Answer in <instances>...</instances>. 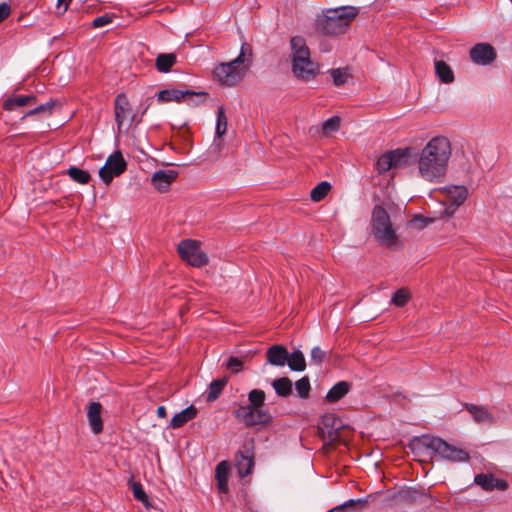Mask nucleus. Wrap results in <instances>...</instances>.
Returning <instances> with one entry per match:
<instances>
[{
    "label": "nucleus",
    "instance_id": "nucleus-1",
    "mask_svg": "<svg viewBox=\"0 0 512 512\" xmlns=\"http://www.w3.org/2000/svg\"><path fill=\"white\" fill-rule=\"evenodd\" d=\"M452 156V145L445 136H434L419 150L416 159L417 175L430 183L443 181Z\"/></svg>",
    "mask_w": 512,
    "mask_h": 512
},
{
    "label": "nucleus",
    "instance_id": "nucleus-2",
    "mask_svg": "<svg viewBox=\"0 0 512 512\" xmlns=\"http://www.w3.org/2000/svg\"><path fill=\"white\" fill-rule=\"evenodd\" d=\"M357 14L358 10L352 6L327 9L317 16L315 21L316 30L324 35L344 33Z\"/></svg>",
    "mask_w": 512,
    "mask_h": 512
},
{
    "label": "nucleus",
    "instance_id": "nucleus-3",
    "mask_svg": "<svg viewBox=\"0 0 512 512\" xmlns=\"http://www.w3.org/2000/svg\"><path fill=\"white\" fill-rule=\"evenodd\" d=\"M249 404L237 405L233 415L242 421L247 427L266 424L270 420V414L262 406L265 401V392L260 389H253L248 394Z\"/></svg>",
    "mask_w": 512,
    "mask_h": 512
},
{
    "label": "nucleus",
    "instance_id": "nucleus-4",
    "mask_svg": "<svg viewBox=\"0 0 512 512\" xmlns=\"http://www.w3.org/2000/svg\"><path fill=\"white\" fill-rule=\"evenodd\" d=\"M292 50V72L305 81L313 79L319 71V66L311 60L310 50L301 36H294L290 40Z\"/></svg>",
    "mask_w": 512,
    "mask_h": 512
},
{
    "label": "nucleus",
    "instance_id": "nucleus-5",
    "mask_svg": "<svg viewBox=\"0 0 512 512\" xmlns=\"http://www.w3.org/2000/svg\"><path fill=\"white\" fill-rule=\"evenodd\" d=\"M371 229L373 236L380 243L388 247H393L397 244L398 238L392 227L390 217L386 210L380 205H376L373 208Z\"/></svg>",
    "mask_w": 512,
    "mask_h": 512
},
{
    "label": "nucleus",
    "instance_id": "nucleus-6",
    "mask_svg": "<svg viewBox=\"0 0 512 512\" xmlns=\"http://www.w3.org/2000/svg\"><path fill=\"white\" fill-rule=\"evenodd\" d=\"M423 445L435 452L442 459L451 462H466L469 460L467 451L450 445L439 437H424Z\"/></svg>",
    "mask_w": 512,
    "mask_h": 512
},
{
    "label": "nucleus",
    "instance_id": "nucleus-7",
    "mask_svg": "<svg viewBox=\"0 0 512 512\" xmlns=\"http://www.w3.org/2000/svg\"><path fill=\"white\" fill-rule=\"evenodd\" d=\"M177 251L181 259L193 267H202L208 263V256L196 240H182L177 246Z\"/></svg>",
    "mask_w": 512,
    "mask_h": 512
},
{
    "label": "nucleus",
    "instance_id": "nucleus-8",
    "mask_svg": "<svg viewBox=\"0 0 512 512\" xmlns=\"http://www.w3.org/2000/svg\"><path fill=\"white\" fill-rule=\"evenodd\" d=\"M114 114L119 133L124 126L128 129L135 121L136 116L125 93H120L115 97Z\"/></svg>",
    "mask_w": 512,
    "mask_h": 512
},
{
    "label": "nucleus",
    "instance_id": "nucleus-9",
    "mask_svg": "<svg viewBox=\"0 0 512 512\" xmlns=\"http://www.w3.org/2000/svg\"><path fill=\"white\" fill-rule=\"evenodd\" d=\"M127 168V163L122 153L117 150L106 160L105 165L99 170V177L108 185L114 177L121 175Z\"/></svg>",
    "mask_w": 512,
    "mask_h": 512
},
{
    "label": "nucleus",
    "instance_id": "nucleus-10",
    "mask_svg": "<svg viewBox=\"0 0 512 512\" xmlns=\"http://www.w3.org/2000/svg\"><path fill=\"white\" fill-rule=\"evenodd\" d=\"M244 69L238 68L230 61L218 64L214 69L215 78L224 86H234L244 77Z\"/></svg>",
    "mask_w": 512,
    "mask_h": 512
},
{
    "label": "nucleus",
    "instance_id": "nucleus-11",
    "mask_svg": "<svg viewBox=\"0 0 512 512\" xmlns=\"http://www.w3.org/2000/svg\"><path fill=\"white\" fill-rule=\"evenodd\" d=\"M254 441L252 439L243 443L241 449L235 457L236 467L241 477L247 476L252 472L254 467Z\"/></svg>",
    "mask_w": 512,
    "mask_h": 512
},
{
    "label": "nucleus",
    "instance_id": "nucleus-12",
    "mask_svg": "<svg viewBox=\"0 0 512 512\" xmlns=\"http://www.w3.org/2000/svg\"><path fill=\"white\" fill-rule=\"evenodd\" d=\"M203 93H196L192 90H180V89H164L157 94V100L162 103L167 102H185L189 105L194 104V98Z\"/></svg>",
    "mask_w": 512,
    "mask_h": 512
},
{
    "label": "nucleus",
    "instance_id": "nucleus-13",
    "mask_svg": "<svg viewBox=\"0 0 512 512\" xmlns=\"http://www.w3.org/2000/svg\"><path fill=\"white\" fill-rule=\"evenodd\" d=\"M469 56L474 64L486 66L496 58V52L489 43H477L469 51Z\"/></svg>",
    "mask_w": 512,
    "mask_h": 512
},
{
    "label": "nucleus",
    "instance_id": "nucleus-14",
    "mask_svg": "<svg viewBox=\"0 0 512 512\" xmlns=\"http://www.w3.org/2000/svg\"><path fill=\"white\" fill-rule=\"evenodd\" d=\"M177 177L178 172L176 170H158L153 173L151 183L159 192H166Z\"/></svg>",
    "mask_w": 512,
    "mask_h": 512
},
{
    "label": "nucleus",
    "instance_id": "nucleus-15",
    "mask_svg": "<svg viewBox=\"0 0 512 512\" xmlns=\"http://www.w3.org/2000/svg\"><path fill=\"white\" fill-rule=\"evenodd\" d=\"M446 191L450 204L445 209V212L450 216L465 202L468 196V190L465 186H450L446 188Z\"/></svg>",
    "mask_w": 512,
    "mask_h": 512
},
{
    "label": "nucleus",
    "instance_id": "nucleus-16",
    "mask_svg": "<svg viewBox=\"0 0 512 512\" xmlns=\"http://www.w3.org/2000/svg\"><path fill=\"white\" fill-rule=\"evenodd\" d=\"M101 410L102 405L99 402H91L87 409L88 422L94 434H99L103 430Z\"/></svg>",
    "mask_w": 512,
    "mask_h": 512
},
{
    "label": "nucleus",
    "instance_id": "nucleus-17",
    "mask_svg": "<svg viewBox=\"0 0 512 512\" xmlns=\"http://www.w3.org/2000/svg\"><path fill=\"white\" fill-rule=\"evenodd\" d=\"M474 482L487 491L507 488V483L504 480L495 478L492 474H478L475 476Z\"/></svg>",
    "mask_w": 512,
    "mask_h": 512
},
{
    "label": "nucleus",
    "instance_id": "nucleus-18",
    "mask_svg": "<svg viewBox=\"0 0 512 512\" xmlns=\"http://www.w3.org/2000/svg\"><path fill=\"white\" fill-rule=\"evenodd\" d=\"M465 408L477 423L492 424L495 422L494 415L484 406L465 404Z\"/></svg>",
    "mask_w": 512,
    "mask_h": 512
},
{
    "label": "nucleus",
    "instance_id": "nucleus-19",
    "mask_svg": "<svg viewBox=\"0 0 512 512\" xmlns=\"http://www.w3.org/2000/svg\"><path fill=\"white\" fill-rule=\"evenodd\" d=\"M252 57L253 52L251 46L243 42L238 56L230 62L236 67L244 69V73H247L252 62Z\"/></svg>",
    "mask_w": 512,
    "mask_h": 512
},
{
    "label": "nucleus",
    "instance_id": "nucleus-20",
    "mask_svg": "<svg viewBox=\"0 0 512 512\" xmlns=\"http://www.w3.org/2000/svg\"><path fill=\"white\" fill-rule=\"evenodd\" d=\"M267 361L273 366H284L288 359V351L282 345H273L266 352Z\"/></svg>",
    "mask_w": 512,
    "mask_h": 512
},
{
    "label": "nucleus",
    "instance_id": "nucleus-21",
    "mask_svg": "<svg viewBox=\"0 0 512 512\" xmlns=\"http://www.w3.org/2000/svg\"><path fill=\"white\" fill-rule=\"evenodd\" d=\"M351 383L347 381L337 382L326 394V401L329 403H336L349 393Z\"/></svg>",
    "mask_w": 512,
    "mask_h": 512
},
{
    "label": "nucleus",
    "instance_id": "nucleus-22",
    "mask_svg": "<svg viewBox=\"0 0 512 512\" xmlns=\"http://www.w3.org/2000/svg\"><path fill=\"white\" fill-rule=\"evenodd\" d=\"M435 75L444 84H451L455 80L454 72L450 65L443 60L434 61Z\"/></svg>",
    "mask_w": 512,
    "mask_h": 512
},
{
    "label": "nucleus",
    "instance_id": "nucleus-23",
    "mask_svg": "<svg viewBox=\"0 0 512 512\" xmlns=\"http://www.w3.org/2000/svg\"><path fill=\"white\" fill-rule=\"evenodd\" d=\"M197 415V409L194 405H190L179 413H176L170 422V426L174 429L182 427L188 421L194 419Z\"/></svg>",
    "mask_w": 512,
    "mask_h": 512
},
{
    "label": "nucleus",
    "instance_id": "nucleus-24",
    "mask_svg": "<svg viewBox=\"0 0 512 512\" xmlns=\"http://www.w3.org/2000/svg\"><path fill=\"white\" fill-rule=\"evenodd\" d=\"M228 476L229 467L227 462L222 461L216 466L215 479L217 481V488L220 493L228 492Z\"/></svg>",
    "mask_w": 512,
    "mask_h": 512
},
{
    "label": "nucleus",
    "instance_id": "nucleus-25",
    "mask_svg": "<svg viewBox=\"0 0 512 512\" xmlns=\"http://www.w3.org/2000/svg\"><path fill=\"white\" fill-rule=\"evenodd\" d=\"M36 97L34 95H15L6 99L3 103V109L6 111H12L17 107H23L34 103Z\"/></svg>",
    "mask_w": 512,
    "mask_h": 512
},
{
    "label": "nucleus",
    "instance_id": "nucleus-26",
    "mask_svg": "<svg viewBox=\"0 0 512 512\" xmlns=\"http://www.w3.org/2000/svg\"><path fill=\"white\" fill-rule=\"evenodd\" d=\"M393 168H401L408 164L410 148L396 149L388 152Z\"/></svg>",
    "mask_w": 512,
    "mask_h": 512
},
{
    "label": "nucleus",
    "instance_id": "nucleus-27",
    "mask_svg": "<svg viewBox=\"0 0 512 512\" xmlns=\"http://www.w3.org/2000/svg\"><path fill=\"white\" fill-rule=\"evenodd\" d=\"M272 386L275 393L280 397H288L292 394V381L288 377L273 380Z\"/></svg>",
    "mask_w": 512,
    "mask_h": 512
},
{
    "label": "nucleus",
    "instance_id": "nucleus-28",
    "mask_svg": "<svg viewBox=\"0 0 512 512\" xmlns=\"http://www.w3.org/2000/svg\"><path fill=\"white\" fill-rule=\"evenodd\" d=\"M176 63V55L174 53L159 54L156 58V68L161 73H167Z\"/></svg>",
    "mask_w": 512,
    "mask_h": 512
},
{
    "label": "nucleus",
    "instance_id": "nucleus-29",
    "mask_svg": "<svg viewBox=\"0 0 512 512\" xmlns=\"http://www.w3.org/2000/svg\"><path fill=\"white\" fill-rule=\"evenodd\" d=\"M227 382H228V379L226 377L213 380L208 387V391H207V395H206L207 401H209V402L215 401L222 393Z\"/></svg>",
    "mask_w": 512,
    "mask_h": 512
},
{
    "label": "nucleus",
    "instance_id": "nucleus-30",
    "mask_svg": "<svg viewBox=\"0 0 512 512\" xmlns=\"http://www.w3.org/2000/svg\"><path fill=\"white\" fill-rule=\"evenodd\" d=\"M286 363L293 371L301 372L306 368V361L303 353L300 350H295L291 354L288 353V359Z\"/></svg>",
    "mask_w": 512,
    "mask_h": 512
},
{
    "label": "nucleus",
    "instance_id": "nucleus-31",
    "mask_svg": "<svg viewBox=\"0 0 512 512\" xmlns=\"http://www.w3.org/2000/svg\"><path fill=\"white\" fill-rule=\"evenodd\" d=\"M331 189V185L327 181H322L317 184L310 192V198L314 202L323 200Z\"/></svg>",
    "mask_w": 512,
    "mask_h": 512
},
{
    "label": "nucleus",
    "instance_id": "nucleus-32",
    "mask_svg": "<svg viewBox=\"0 0 512 512\" xmlns=\"http://www.w3.org/2000/svg\"><path fill=\"white\" fill-rule=\"evenodd\" d=\"M227 130V118L225 115L224 108L220 106L217 111V121H216V127H215V139H220Z\"/></svg>",
    "mask_w": 512,
    "mask_h": 512
},
{
    "label": "nucleus",
    "instance_id": "nucleus-33",
    "mask_svg": "<svg viewBox=\"0 0 512 512\" xmlns=\"http://www.w3.org/2000/svg\"><path fill=\"white\" fill-rule=\"evenodd\" d=\"M67 174L73 181L82 185L87 184L91 179L89 172L75 166L70 167Z\"/></svg>",
    "mask_w": 512,
    "mask_h": 512
},
{
    "label": "nucleus",
    "instance_id": "nucleus-34",
    "mask_svg": "<svg viewBox=\"0 0 512 512\" xmlns=\"http://www.w3.org/2000/svg\"><path fill=\"white\" fill-rule=\"evenodd\" d=\"M410 299V293L406 288L398 289L391 298V304L396 307H404Z\"/></svg>",
    "mask_w": 512,
    "mask_h": 512
},
{
    "label": "nucleus",
    "instance_id": "nucleus-35",
    "mask_svg": "<svg viewBox=\"0 0 512 512\" xmlns=\"http://www.w3.org/2000/svg\"><path fill=\"white\" fill-rule=\"evenodd\" d=\"M295 390H296L297 395L300 398H302V399L308 398L309 394H310V390H311L309 378L305 376V377H302L301 379H299L298 381H296Z\"/></svg>",
    "mask_w": 512,
    "mask_h": 512
},
{
    "label": "nucleus",
    "instance_id": "nucleus-36",
    "mask_svg": "<svg viewBox=\"0 0 512 512\" xmlns=\"http://www.w3.org/2000/svg\"><path fill=\"white\" fill-rule=\"evenodd\" d=\"M131 487L134 498L140 501L145 507H149L151 505L149 502V497L142 488V485L137 482H132Z\"/></svg>",
    "mask_w": 512,
    "mask_h": 512
},
{
    "label": "nucleus",
    "instance_id": "nucleus-37",
    "mask_svg": "<svg viewBox=\"0 0 512 512\" xmlns=\"http://www.w3.org/2000/svg\"><path fill=\"white\" fill-rule=\"evenodd\" d=\"M340 117L332 116L322 124V131L324 134H328L331 132H336L340 127Z\"/></svg>",
    "mask_w": 512,
    "mask_h": 512
},
{
    "label": "nucleus",
    "instance_id": "nucleus-38",
    "mask_svg": "<svg viewBox=\"0 0 512 512\" xmlns=\"http://www.w3.org/2000/svg\"><path fill=\"white\" fill-rule=\"evenodd\" d=\"M376 169L380 174L385 173L390 169H393L392 160H391L388 152L381 155L378 158V160L376 162Z\"/></svg>",
    "mask_w": 512,
    "mask_h": 512
},
{
    "label": "nucleus",
    "instance_id": "nucleus-39",
    "mask_svg": "<svg viewBox=\"0 0 512 512\" xmlns=\"http://www.w3.org/2000/svg\"><path fill=\"white\" fill-rule=\"evenodd\" d=\"M330 73H331V76L333 79V83L336 86H342L346 83L347 78H348V72L346 69H341V68L332 69L330 71Z\"/></svg>",
    "mask_w": 512,
    "mask_h": 512
},
{
    "label": "nucleus",
    "instance_id": "nucleus-40",
    "mask_svg": "<svg viewBox=\"0 0 512 512\" xmlns=\"http://www.w3.org/2000/svg\"><path fill=\"white\" fill-rule=\"evenodd\" d=\"M362 503V500L361 499H350L348 501H346L345 503H343L342 505H339V506H336L332 509H330L328 512H357L355 509H354V506L356 504H361Z\"/></svg>",
    "mask_w": 512,
    "mask_h": 512
},
{
    "label": "nucleus",
    "instance_id": "nucleus-41",
    "mask_svg": "<svg viewBox=\"0 0 512 512\" xmlns=\"http://www.w3.org/2000/svg\"><path fill=\"white\" fill-rule=\"evenodd\" d=\"M243 361L238 357L231 356L228 358L226 368L233 373H238L242 370Z\"/></svg>",
    "mask_w": 512,
    "mask_h": 512
},
{
    "label": "nucleus",
    "instance_id": "nucleus-42",
    "mask_svg": "<svg viewBox=\"0 0 512 512\" xmlns=\"http://www.w3.org/2000/svg\"><path fill=\"white\" fill-rule=\"evenodd\" d=\"M326 358V352L320 347L316 346L311 351V362L320 365Z\"/></svg>",
    "mask_w": 512,
    "mask_h": 512
},
{
    "label": "nucleus",
    "instance_id": "nucleus-43",
    "mask_svg": "<svg viewBox=\"0 0 512 512\" xmlns=\"http://www.w3.org/2000/svg\"><path fill=\"white\" fill-rule=\"evenodd\" d=\"M112 22H113V18L109 14H104V15L96 17L92 21V27L93 28H101V27L111 24Z\"/></svg>",
    "mask_w": 512,
    "mask_h": 512
},
{
    "label": "nucleus",
    "instance_id": "nucleus-44",
    "mask_svg": "<svg viewBox=\"0 0 512 512\" xmlns=\"http://www.w3.org/2000/svg\"><path fill=\"white\" fill-rule=\"evenodd\" d=\"M51 108H52V105L47 103V104H41L37 107H35L34 109L30 110L28 113H27V116H31V115H35V114H38L40 112H44V111H51Z\"/></svg>",
    "mask_w": 512,
    "mask_h": 512
},
{
    "label": "nucleus",
    "instance_id": "nucleus-45",
    "mask_svg": "<svg viewBox=\"0 0 512 512\" xmlns=\"http://www.w3.org/2000/svg\"><path fill=\"white\" fill-rule=\"evenodd\" d=\"M10 6L6 3L0 4V23L9 16Z\"/></svg>",
    "mask_w": 512,
    "mask_h": 512
},
{
    "label": "nucleus",
    "instance_id": "nucleus-46",
    "mask_svg": "<svg viewBox=\"0 0 512 512\" xmlns=\"http://www.w3.org/2000/svg\"><path fill=\"white\" fill-rule=\"evenodd\" d=\"M70 2L71 0H57V8L62 12H65Z\"/></svg>",
    "mask_w": 512,
    "mask_h": 512
},
{
    "label": "nucleus",
    "instance_id": "nucleus-47",
    "mask_svg": "<svg viewBox=\"0 0 512 512\" xmlns=\"http://www.w3.org/2000/svg\"><path fill=\"white\" fill-rule=\"evenodd\" d=\"M157 416L159 418H165L166 417V408L164 406H159L157 408Z\"/></svg>",
    "mask_w": 512,
    "mask_h": 512
}]
</instances>
